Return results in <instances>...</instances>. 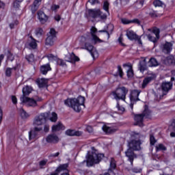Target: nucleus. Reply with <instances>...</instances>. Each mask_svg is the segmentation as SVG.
I'll return each instance as SVG.
<instances>
[{
    "label": "nucleus",
    "mask_w": 175,
    "mask_h": 175,
    "mask_svg": "<svg viewBox=\"0 0 175 175\" xmlns=\"http://www.w3.org/2000/svg\"><path fill=\"white\" fill-rule=\"evenodd\" d=\"M59 142V137L55 134H49L42 140L43 146H47V144H57Z\"/></svg>",
    "instance_id": "nucleus-10"
},
{
    "label": "nucleus",
    "mask_w": 175,
    "mask_h": 175,
    "mask_svg": "<svg viewBox=\"0 0 175 175\" xmlns=\"http://www.w3.org/2000/svg\"><path fill=\"white\" fill-rule=\"evenodd\" d=\"M40 70L42 75H46L51 70V66H50V64H44L40 66Z\"/></svg>",
    "instance_id": "nucleus-20"
},
{
    "label": "nucleus",
    "mask_w": 175,
    "mask_h": 175,
    "mask_svg": "<svg viewBox=\"0 0 175 175\" xmlns=\"http://www.w3.org/2000/svg\"><path fill=\"white\" fill-rule=\"evenodd\" d=\"M148 64H149V66H158L159 65L158 61H157V59L154 57L150 58Z\"/></svg>",
    "instance_id": "nucleus-34"
},
{
    "label": "nucleus",
    "mask_w": 175,
    "mask_h": 175,
    "mask_svg": "<svg viewBox=\"0 0 175 175\" xmlns=\"http://www.w3.org/2000/svg\"><path fill=\"white\" fill-rule=\"evenodd\" d=\"M40 2H42V0H35L33 5L31 6V12L33 14L36 13V10L39 9V5H40Z\"/></svg>",
    "instance_id": "nucleus-26"
},
{
    "label": "nucleus",
    "mask_w": 175,
    "mask_h": 175,
    "mask_svg": "<svg viewBox=\"0 0 175 175\" xmlns=\"http://www.w3.org/2000/svg\"><path fill=\"white\" fill-rule=\"evenodd\" d=\"M102 129L105 133L107 135H110L111 133H114V132H117L118 131V127L117 126H109L106 124H104L102 127Z\"/></svg>",
    "instance_id": "nucleus-15"
},
{
    "label": "nucleus",
    "mask_w": 175,
    "mask_h": 175,
    "mask_svg": "<svg viewBox=\"0 0 175 175\" xmlns=\"http://www.w3.org/2000/svg\"><path fill=\"white\" fill-rule=\"evenodd\" d=\"M55 20L56 21H59L61 20V16H60L59 15H56V16H55Z\"/></svg>",
    "instance_id": "nucleus-59"
},
{
    "label": "nucleus",
    "mask_w": 175,
    "mask_h": 175,
    "mask_svg": "<svg viewBox=\"0 0 175 175\" xmlns=\"http://www.w3.org/2000/svg\"><path fill=\"white\" fill-rule=\"evenodd\" d=\"M38 18L41 24H45L49 21V16L46 15L43 11H38Z\"/></svg>",
    "instance_id": "nucleus-17"
},
{
    "label": "nucleus",
    "mask_w": 175,
    "mask_h": 175,
    "mask_svg": "<svg viewBox=\"0 0 175 175\" xmlns=\"http://www.w3.org/2000/svg\"><path fill=\"white\" fill-rule=\"evenodd\" d=\"M49 119L51 122H57L58 116L55 112H45L36 116L33 120V129L29 132V140L35 142L40 137V132L43 131V125L47 119Z\"/></svg>",
    "instance_id": "nucleus-1"
},
{
    "label": "nucleus",
    "mask_w": 175,
    "mask_h": 175,
    "mask_svg": "<svg viewBox=\"0 0 175 175\" xmlns=\"http://www.w3.org/2000/svg\"><path fill=\"white\" fill-rule=\"evenodd\" d=\"M25 59L28 62H33V59H35V57L33 56V54H29L26 55Z\"/></svg>",
    "instance_id": "nucleus-42"
},
{
    "label": "nucleus",
    "mask_w": 175,
    "mask_h": 175,
    "mask_svg": "<svg viewBox=\"0 0 175 175\" xmlns=\"http://www.w3.org/2000/svg\"><path fill=\"white\" fill-rule=\"evenodd\" d=\"M105 157V154L102 153H88L86 156V165L89 167L95 165V163H99L102 159Z\"/></svg>",
    "instance_id": "nucleus-6"
},
{
    "label": "nucleus",
    "mask_w": 175,
    "mask_h": 175,
    "mask_svg": "<svg viewBox=\"0 0 175 175\" xmlns=\"http://www.w3.org/2000/svg\"><path fill=\"white\" fill-rule=\"evenodd\" d=\"M3 58H5V55H0V66H1V64H2V60L3 59Z\"/></svg>",
    "instance_id": "nucleus-60"
},
{
    "label": "nucleus",
    "mask_w": 175,
    "mask_h": 175,
    "mask_svg": "<svg viewBox=\"0 0 175 175\" xmlns=\"http://www.w3.org/2000/svg\"><path fill=\"white\" fill-rule=\"evenodd\" d=\"M86 131L89 132V133H92V132L94 131V129H92V126H87Z\"/></svg>",
    "instance_id": "nucleus-56"
},
{
    "label": "nucleus",
    "mask_w": 175,
    "mask_h": 175,
    "mask_svg": "<svg viewBox=\"0 0 175 175\" xmlns=\"http://www.w3.org/2000/svg\"><path fill=\"white\" fill-rule=\"evenodd\" d=\"M148 32H150V33L146 34V36L148 37V40L150 42H153V43H155V42H157L159 39V29L154 27L153 29H148Z\"/></svg>",
    "instance_id": "nucleus-11"
},
{
    "label": "nucleus",
    "mask_w": 175,
    "mask_h": 175,
    "mask_svg": "<svg viewBox=\"0 0 175 175\" xmlns=\"http://www.w3.org/2000/svg\"><path fill=\"white\" fill-rule=\"evenodd\" d=\"M64 129H65V126L61 122H58L52 126V132H58L59 131H64Z\"/></svg>",
    "instance_id": "nucleus-22"
},
{
    "label": "nucleus",
    "mask_w": 175,
    "mask_h": 175,
    "mask_svg": "<svg viewBox=\"0 0 175 175\" xmlns=\"http://www.w3.org/2000/svg\"><path fill=\"white\" fill-rule=\"evenodd\" d=\"M37 84L40 88H43V87L47 85V79L44 78L38 79L37 80Z\"/></svg>",
    "instance_id": "nucleus-28"
},
{
    "label": "nucleus",
    "mask_w": 175,
    "mask_h": 175,
    "mask_svg": "<svg viewBox=\"0 0 175 175\" xmlns=\"http://www.w3.org/2000/svg\"><path fill=\"white\" fill-rule=\"evenodd\" d=\"M161 89H158L157 92L159 94L160 99H162L165 95H167L169 91L173 88V83L169 81H163L161 85Z\"/></svg>",
    "instance_id": "nucleus-8"
},
{
    "label": "nucleus",
    "mask_w": 175,
    "mask_h": 175,
    "mask_svg": "<svg viewBox=\"0 0 175 175\" xmlns=\"http://www.w3.org/2000/svg\"><path fill=\"white\" fill-rule=\"evenodd\" d=\"M118 72L120 77H122V76H124V72H122V68L120 66H118Z\"/></svg>",
    "instance_id": "nucleus-51"
},
{
    "label": "nucleus",
    "mask_w": 175,
    "mask_h": 175,
    "mask_svg": "<svg viewBox=\"0 0 175 175\" xmlns=\"http://www.w3.org/2000/svg\"><path fill=\"white\" fill-rule=\"evenodd\" d=\"M47 162H49V161L47 159H44L42 160L39 162V166L40 167V169H43L44 167V166H46V165H47Z\"/></svg>",
    "instance_id": "nucleus-41"
},
{
    "label": "nucleus",
    "mask_w": 175,
    "mask_h": 175,
    "mask_svg": "<svg viewBox=\"0 0 175 175\" xmlns=\"http://www.w3.org/2000/svg\"><path fill=\"white\" fill-rule=\"evenodd\" d=\"M132 170L133 173H140L142 172V170L137 168H133Z\"/></svg>",
    "instance_id": "nucleus-57"
},
{
    "label": "nucleus",
    "mask_w": 175,
    "mask_h": 175,
    "mask_svg": "<svg viewBox=\"0 0 175 175\" xmlns=\"http://www.w3.org/2000/svg\"><path fill=\"white\" fill-rule=\"evenodd\" d=\"M96 32H98V29H96V27H92L90 29L92 38L90 36V33L82 36L79 38L81 46H83V49H85V50H88V51L90 53L93 59L99 57V53H98V51H96V49L90 44V42H94V43L100 42V39L96 36Z\"/></svg>",
    "instance_id": "nucleus-2"
},
{
    "label": "nucleus",
    "mask_w": 175,
    "mask_h": 175,
    "mask_svg": "<svg viewBox=\"0 0 175 175\" xmlns=\"http://www.w3.org/2000/svg\"><path fill=\"white\" fill-rule=\"evenodd\" d=\"M140 92H142V91L140 90H133L130 95L131 100L132 102H137V100H140V99H139V96L140 95Z\"/></svg>",
    "instance_id": "nucleus-18"
},
{
    "label": "nucleus",
    "mask_w": 175,
    "mask_h": 175,
    "mask_svg": "<svg viewBox=\"0 0 175 175\" xmlns=\"http://www.w3.org/2000/svg\"><path fill=\"white\" fill-rule=\"evenodd\" d=\"M172 126L173 127V131H175V120H173V122L172 123ZM170 136H171V137H175V132H172L170 133Z\"/></svg>",
    "instance_id": "nucleus-47"
},
{
    "label": "nucleus",
    "mask_w": 175,
    "mask_h": 175,
    "mask_svg": "<svg viewBox=\"0 0 175 175\" xmlns=\"http://www.w3.org/2000/svg\"><path fill=\"white\" fill-rule=\"evenodd\" d=\"M19 114L23 119L28 118V117H29V114H28V113H27V111H25L23 108L19 109Z\"/></svg>",
    "instance_id": "nucleus-31"
},
{
    "label": "nucleus",
    "mask_w": 175,
    "mask_h": 175,
    "mask_svg": "<svg viewBox=\"0 0 175 175\" xmlns=\"http://www.w3.org/2000/svg\"><path fill=\"white\" fill-rule=\"evenodd\" d=\"M116 107L120 114H122V113H124L125 111V108H124V107L120 105V104L118 103H117Z\"/></svg>",
    "instance_id": "nucleus-43"
},
{
    "label": "nucleus",
    "mask_w": 175,
    "mask_h": 175,
    "mask_svg": "<svg viewBox=\"0 0 175 175\" xmlns=\"http://www.w3.org/2000/svg\"><path fill=\"white\" fill-rule=\"evenodd\" d=\"M36 36H37L38 38H42V36H43V35H44V32L43 31V29L42 28H38L36 30Z\"/></svg>",
    "instance_id": "nucleus-35"
},
{
    "label": "nucleus",
    "mask_w": 175,
    "mask_h": 175,
    "mask_svg": "<svg viewBox=\"0 0 175 175\" xmlns=\"http://www.w3.org/2000/svg\"><path fill=\"white\" fill-rule=\"evenodd\" d=\"M153 5L154 6H155V8H165V3H163V2L161 1L160 0H155L153 2Z\"/></svg>",
    "instance_id": "nucleus-32"
},
{
    "label": "nucleus",
    "mask_w": 175,
    "mask_h": 175,
    "mask_svg": "<svg viewBox=\"0 0 175 175\" xmlns=\"http://www.w3.org/2000/svg\"><path fill=\"white\" fill-rule=\"evenodd\" d=\"M110 5V4L109 3V1H104L103 3V9L105 10V12H107V13H109V6Z\"/></svg>",
    "instance_id": "nucleus-44"
},
{
    "label": "nucleus",
    "mask_w": 175,
    "mask_h": 175,
    "mask_svg": "<svg viewBox=\"0 0 175 175\" xmlns=\"http://www.w3.org/2000/svg\"><path fill=\"white\" fill-rule=\"evenodd\" d=\"M114 169H116V161L114 159H111L110 161V168L109 169V173H111Z\"/></svg>",
    "instance_id": "nucleus-36"
},
{
    "label": "nucleus",
    "mask_w": 175,
    "mask_h": 175,
    "mask_svg": "<svg viewBox=\"0 0 175 175\" xmlns=\"http://www.w3.org/2000/svg\"><path fill=\"white\" fill-rule=\"evenodd\" d=\"M88 18H100L101 20H106L107 15L100 11V9H90L86 12Z\"/></svg>",
    "instance_id": "nucleus-7"
},
{
    "label": "nucleus",
    "mask_w": 175,
    "mask_h": 175,
    "mask_svg": "<svg viewBox=\"0 0 175 175\" xmlns=\"http://www.w3.org/2000/svg\"><path fill=\"white\" fill-rule=\"evenodd\" d=\"M150 146H154L155 143H157V139H155V137L152 135L150 136Z\"/></svg>",
    "instance_id": "nucleus-45"
},
{
    "label": "nucleus",
    "mask_w": 175,
    "mask_h": 175,
    "mask_svg": "<svg viewBox=\"0 0 175 175\" xmlns=\"http://www.w3.org/2000/svg\"><path fill=\"white\" fill-rule=\"evenodd\" d=\"M118 40L122 46H124V44L122 43V38L120 37Z\"/></svg>",
    "instance_id": "nucleus-62"
},
{
    "label": "nucleus",
    "mask_w": 175,
    "mask_h": 175,
    "mask_svg": "<svg viewBox=\"0 0 175 175\" xmlns=\"http://www.w3.org/2000/svg\"><path fill=\"white\" fill-rule=\"evenodd\" d=\"M124 66L129 67V69L127 70V77H129V79H131V77H133V69H132V66L124 64Z\"/></svg>",
    "instance_id": "nucleus-30"
},
{
    "label": "nucleus",
    "mask_w": 175,
    "mask_h": 175,
    "mask_svg": "<svg viewBox=\"0 0 175 175\" xmlns=\"http://www.w3.org/2000/svg\"><path fill=\"white\" fill-rule=\"evenodd\" d=\"M46 58H48L49 61H57L58 57L53 54H48L46 55Z\"/></svg>",
    "instance_id": "nucleus-40"
},
{
    "label": "nucleus",
    "mask_w": 175,
    "mask_h": 175,
    "mask_svg": "<svg viewBox=\"0 0 175 175\" xmlns=\"http://www.w3.org/2000/svg\"><path fill=\"white\" fill-rule=\"evenodd\" d=\"M66 135H67L68 136H81L83 135V133L80 131L69 129L66 131Z\"/></svg>",
    "instance_id": "nucleus-21"
},
{
    "label": "nucleus",
    "mask_w": 175,
    "mask_h": 175,
    "mask_svg": "<svg viewBox=\"0 0 175 175\" xmlns=\"http://www.w3.org/2000/svg\"><path fill=\"white\" fill-rule=\"evenodd\" d=\"M139 70H140L142 73H143L144 70H147V62L146 59L139 62Z\"/></svg>",
    "instance_id": "nucleus-25"
},
{
    "label": "nucleus",
    "mask_w": 175,
    "mask_h": 175,
    "mask_svg": "<svg viewBox=\"0 0 175 175\" xmlns=\"http://www.w3.org/2000/svg\"><path fill=\"white\" fill-rule=\"evenodd\" d=\"M89 2L92 5H98V3H100L99 0H89Z\"/></svg>",
    "instance_id": "nucleus-54"
},
{
    "label": "nucleus",
    "mask_w": 175,
    "mask_h": 175,
    "mask_svg": "<svg viewBox=\"0 0 175 175\" xmlns=\"http://www.w3.org/2000/svg\"><path fill=\"white\" fill-rule=\"evenodd\" d=\"M113 29H114V26L112 24H110L107 27V31L100 30L98 32H106V33H107V35H109V33H111L113 32Z\"/></svg>",
    "instance_id": "nucleus-33"
},
{
    "label": "nucleus",
    "mask_w": 175,
    "mask_h": 175,
    "mask_svg": "<svg viewBox=\"0 0 175 175\" xmlns=\"http://www.w3.org/2000/svg\"><path fill=\"white\" fill-rule=\"evenodd\" d=\"M142 142H140V139H132L130 141L128 144L129 148L125 152V155L128 158V161L131 163V165H133V160L135 158H136V154H135L134 151H139V150H141V146Z\"/></svg>",
    "instance_id": "nucleus-3"
},
{
    "label": "nucleus",
    "mask_w": 175,
    "mask_h": 175,
    "mask_svg": "<svg viewBox=\"0 0 175 175\" xmlns=\"http://www.w3.org/2000/svg\"><path fill=\"white\" fill-rule=\"evenodd\" d=\"M21 101L22 103H25V105H27V106H36V100L27 96L21 97Z\"/></svg>",
    "instance_id": "nucleus-14"
},
{
    "label": "nucleus",
    "mask_w": 175,
    "mask_h": 175,
    "mask_svg": "<svg viewBox=\"0 0 175 175\" xmlns=\"http://www.w3.org/2000/svg\"><path fill=\"white\" fill-rule=\"evenodd\" d=\"M43 130H44V132H45V133H47V132L50 131V125H49V124H45L44 125V129H42V131Z\"/></svg>",
    "instance_id": "nucleus-49"
},
{
    "label": "nucleus",
    "mask_w": 175,
    "mask_h": 175,
    "mask_svg": "<svg viewBox=\"0 0 175 175\" xmlns=\"http://www.w3.org/2000/svg\"><path fill=\"white\" fill-rule=\"evenodd\" d=\"M150 117H151V111L148 109V107L147 105H145L143 113L135 116V125H138V126L140 127L143 126V120H144V118H150Z\"/></svg>",
    "instance_id": "nucleus-5"
},
{
    "label": "nucleus",
    "mask_w": 175,
    "mask_h": 175,
    "mask_svg": "<svg viewBox=\"0 0 175 175\" xmlns=\"http://www.w3.org/2000/svg\"><path fill=\"white\" fill-rule=\"evenodd\" d=\"M155 79H157V75L155 74L149 75L144 79L142 83V88H146V87H147V85L149 83H151V81H154Z\"/></svg>",
    "instance_id": "nucleus-16"
},
{
    "label": "nucleus",
    "mask_w": 175,
    "mask_h": 175,
    "mask_svg": "<svg viewBox=\"0 0 175 175\" xmlns=\"http://www.w3.org/2000/svg\"><path fill=\"white\" fill-rule=\"evenodd\" d=\"M38 42L33 37L29 36L25 46L27 49H29V50H35L38 47Z\"/></svg>",
    "instance_id": "nucleus-13"
},
{
    "label": "nucleus",
    "mask_w": 175,
    "mask_h": 175,
    "mask_svg": "<svg viewBox=\"0 0 175 175\" xmlns=\"http://www.w3.org/2000/svg\"><path fill=\"white\" fill-rule=\"evenodd\" d=\"M135 40H137L138 43L139 44H142V40L140 39V37L139 36H137V38L135 39Z\"/></svg>",
    "instance_id": "nucleus-61"
},
{
    "label": "nucleus",
    "mask_w": 175,
    "mask_h": 175,
    "mask_svg": "<svg viewBox=\"0 0 175 175\" xmlns=\"http://www.w3.org/2000/svg\"><path fill=\"white\" fill-rule=\"evenodd\" d=\"M55 29H51L49 34H48V37L46 39L45 41V44L46 46H53L54 44V42H55Z\"/></svg>",
    "instance_id": "nucleus-12"
},
{
    "label": "nucleus",
    "mask_w": 175,
    "mask_h": 175,
    "mask_svg": "<svg viewBox=\"0 0 175 175\" xmlns=\"http://www.w3.org/2000/svg\"><path fill=\"white\" fill-rule=\"evenodd\" d=\"M13 68H8L6 69L5 70V76H7L8 77H10V76H12V70Z\"/></svg>",
    "instance_id": "nucleus-48"
},
{
    "label": "nucleus",
    "mask_w": 175,
    "mask_h": 175,
    "mask_svg": "<svg viewBox=\"0 0 175 175\" xmlns=\"http://www.w3.org/2000/svg\"><path fill=\"white\" fill-rule=\"evenodd\" d=\"M121 22L124 25H128V24H132V23L140 24V21H139V19L129 20V19H126L125 18H123L121 19Z\"/></svg>",
    "instance_id": "nucleus-23"
},
{
    "label": "nucleus",
    "mask_w": 175,
    "mask_h": 175,
    "mask_svg": "<svg viewBox=\"0 0 175 175\" xmlns=\"http://www.w3.org/2000/svg\"><path fill=\"white\" fill-rule=\"evenodd\" d=\"M59 155V152H57L56 153H53V154H51V157H53V158H55V157H58Z\"/></svg>",
    "instance_id": "nucleus-58"
},
{
    "label": "nucleus",
    "mask_w": 175,
    "mask_h": 175,
    "mask_svg": "<svg viewBox=\"0 0 175 175\" xmlns=\"http://www.w3.org/2000/svg\"><path fill=\"white\" fill-rule=\"evenodd\" d=\"M104 175H114V172H113V171H111V172L106 173Z\"/></svg>",
    "instance_id": "nucleus-64"
},
{
    "label": "nucleus",
    "mask_w": 175,
    "mask_h": 175,
    "mask_svg": "<svg viewBox=\"0 0 175 175\" xmlns=\"http://www.w3.org/2000/svg\"><path fill=\"white\" fill-rule=\"evenodd\" d=\"M67 169H68V164H63L57 168L56 172H64L65 170H67Z\"/></svg>",
    "instance_id": "nucleus-39"
},
{
    "label": "nucleus",
    "mask_w": 175,
    "mask_h": 175,
    "mask_svg": "<svg viewBox=\"0 0 175 175\" xmlns=\"http://www.w3.org/2000/svg\"><path fill=\"white\" fill-rule=\"evenodd\" d=\"M14 8H15L16 9L20 8V1H15L14 2Z\"/></svg>",
    "instance_id": "nucleus-55"
},
{
    "label": "nucleus",
    "mask_w": 175,
    "mask_h": 175,
    "mask_svg": "<svg viewBox=\"0 0 175 175\" xmlns=\"http://www.w3.org/2000/svg\"><path fill=\"white\" fill-rule=\"evenodd\" d=\"M173 50V44L171 42H166L163 46V51L165 54H169Z\"/></svg>",
    "instance_id": "nucleus-19"
},
{
    "label": "nucleus",
    "mask_w": 175,
    "mask_h": 175,
    "mask_svg": "<svg viewBox=\"0 0 175 175\" xmlns=\"http://www.w3.org/2000/svg\"><path fill=\"white\" fill-rule=\"evenodd\" d=\"M51 9L53 10V12H57V10L59 9V6L58 5L53 4L51 5Z\"/></svg>",
    "instance_id": "nucleus-50"
},
{
    "label": "nucleus",
    "mask_w": 175,
    "mask_h": 175,
    "mask_svg": "<svg viewBox=\"0 0 175 175\" xmlns=\"http://www.w3.org/2000/svg\"><path fill=\"white\" fill-rule=\"evenodd\" d=\"M78 61H80L79 57L75 55V53H72L70 55V59L68 60V62H77Z\"/></svg>",
    "instance_id": "nucleus-38"
},
{
    "label": "nucleus",
    "mask_w": 175,
    "mask_h": 175,
    "mask_svg": "<svg viewBox=\"0 0 175 175\" xmlns=\"http://www.w3.org/2000/svg\"><path fill=\"white\" fill-rule=\"evenodd\" d=\"M126 35L128 39H129V40H135L137 39V36H138L132 30H127Z\"/></svg>",
    "instance_id": "nucleus-24"
},
{
    "label": "nucleus",
    "mask_w": 175,
    "mask_h": 175,
    "mask_svg": "<svg viewBox=\"0 0 175 175\" xmlns=\"http://www.w3.org/2000/svg\"><path fill=\"white\" fill-rule=\"evenodd\" d=\"M165 62L166 65H170L171 66H175V59L174 56H168L166 57Z\"/></svg>",
    "instance_id": "nucleus-27"
},
{
    "label": "nucleus",
    "mask_w": 175,
    "mask_h": 175,
    "mask_svg": "<svg viewBox=\"0 0 175 175\" xmlns=\"http://www.w3.org/2000/svg\"><path fill=\"white\" fill-rule=\"evenodd\" d=\"M11 99L14 105H17V97L16 96H11Z\"/></svg>",
    "instance_id": "nucleus-52"
},
{
    "label": "nucleus",
    "mask_w": 175,
    "mask_h": 175,
    "mask_svg": "<svg viewBox=\"0 0 175 175\" xmlns=\"http://www.w3.org/2000/svg\"><path fill=\"white\" fill-rule=\"evenodd\" d=\"M0 8H5V3L2 1H0Z\"/></svg>",
    "instance_id": "nucleus-63"
},
{
    "label": "nucleus",
    "mask_w": 175,
    "mask_h": 175,
    "mask_svg": "<svg viewBox=\"0 0 175 175\" xmlns=\"http://www.w3.org/2000/svg\"><path fill=\"white\" fill-rule=\"evenodd\" d=\"M8 59L9 61H13L14 59V57L10 52H8Z\"/></svg>",
    "instance_id": "nucleus-53"
},
{
    "label": "nucleus",
    "mask_w": 175,
    "mask_h": 175,
    "mask_svg": "<svg viewBox=\"0 0 175 175\" xmlns=\"http://www.w3.org/2000/svg\"><path fill=\"white\" fill-rule=\"evenodd\" d=\"M128 94V89L125 87L118 88L113 92V98L116 100H125V96Z\"/></svg>",
    "instance_id": "nucleus-9"
},
{
    "label": "nucleus",
    "mask_w": 175,
    "mask_h": 175,
    "mask_svg": "<svg viewBox=\"0 0 175 175\" xmlns=\"http://www.w3.org/2000/svg\"><path fill=\"white\" fill-rule=\"evenodd\" d=\"M84 100L85 99L83 96H79L77 98H68L64 100V105L68 106V107H72L75 111L79 113L81 111V107L84 105Z\"/></svg>",
    "instance_id": "nucleus-4"
},
{
    "label": "nucleus",
    "mask_w": 175,
    "mask_h": 175,
    "mask_svg": "<svg viewBox=\"0 0 175 175\" xmlns=\"http://www.w3.org/2000/svg\"><path fill=\"white\" fill-rule=\"evenodd\" d=\"M23 96H27L30 92H32V88L31 86H25L23 88Z\"/></svg>",
    "instance_id": "nucleus-29"
},
{
    "label": "nucleus",
    "mask_w": 175,
    "mask_h": 175,
    "mask_svg": "<svg viewBox=\"0 0 175 175\" xmlns=\"http://www.w3.org/2000/svg\"><path fill=\"white\" fill-rule=\"evenodd\" d=\"M156 151H166V146L162 144H159V145L156 146Z\"/></svg>",
    "instance_id": "nucleus-37"
},
{
    "label": "nucleus",
    "mask_w": 175,
    "mask_h": 175,
    "mask_svg": "<svg viewBox=\"0 0 175 175\" xmlns=\"http://www.w3.org/2000/svg\"><path fill=\"white\" fill-rule=\"evenodd\" d=\"M56 61L57 62V64L59 65L60 66H65V65H66V64L65 63V61L61 59H57Z\"/></svg>",
    "instance_id": "nucleus-46"
}]
</instances>
